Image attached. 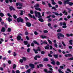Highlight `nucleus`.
I'll return each instance as SVG.
<instances>
[{
	"label": "nucleus",
	"instance_id": "nucleus-23",
	"mask_svg": "<svg viewBox=\"0 0 73 73\" xmlns=\"http://www.w3.org/2000/svg\"><path fill=\"white\" fill-rule=\"evenodd\" d=\"M48 41L49 43V44H50V45H52V42L49 39H48Z\"/></svg>",
	"mask_w": 73,
	"mask_h": 73
},
{
	"label": "nucleus",
	"instance_id": "nucleus-20",
	"mask_svg": "<svg viewBox=\"0 0 73 73\" xmlns=\"http://www.w3.org/2000/svg\"><path fill=\"white\" fill-rule=\"evenodd\" d=\"M63 13H65L64 15H68V13L67 12H66V11L64 10V11L62 12Z\"/></svg>",
	"mask_w": 73,
	"mask_h": 73
},
{
	"label": "nucleus",
	"instance_id": "nucleus-25",
	"mask_svg": "<svg viewBox=\"0 0 73 73\" xmlns=\"http://www.w3.org/2000/svg\"><path fill=\"white\" fill-rule=\"evenodd\" d=\"M7 20H8L9 22H11V21H12V19H11L10 17H9L8 19H7Z\"/></svg>",
	"mask_w": 73,
	"mask_h": 73
},
{
	"label": "nucleus",
	"instance_id": "nucleus-47",
	"mask_svg": "<svg viewBox=\"0 0 73 73\" xmlns=\"http://www.w3.org/2000/svg\"><path fill=\"white\" fill-rule=\"evenodd\" d=\"M39 66H40V67H41V68H42V67H43V66H44L43 64H39Z\"/></svg>",
	"mask_w": 73,
	"mask_h": 73
},
{
	"label": "nucleus",
	"instance_id": "nucleus-64",
	"mask_svg": "<svg viewBox=\"0 0 73 73\" xmlns=\"http://www.w3.org/2000/svg\"><path fill=\"white\" fill-rule=\"evenodd\" d=\"M15 72L16 73H20V71H19V70H17Z\"/></svg>",
	"mask_w": 73,
	"mask_h": 73
},
{
	"label": "nucleus",
	"instance_id": "nucleus-7",
	"mask_svg": "<svg viewBox=\"0 0 73 73\" xmlns=\"http://www.w3.org/2000/svg\"><path fill=\"white\" fill-rule=\"evenodd\" d=\"M58 7V5H55V7H52L51 9H54V11H57V9H56V8H57Z\"/></svg>",
	"mask_w": 73,
	"mask_h": 73
},
{
	"label": "nucleus",
	"instance_id": "nucleus-17",
	"mask_svg": "<svg viewBox=\"0 0 73 73\" xmlns=\"http://www.w3.org/2000/svg\"><path fill=\"white\" fill-rule=\"evenodd\" d=\"M1 32H5V29L4 27H2V29L1 30Z\"/></svg>",
	"mask_w": 73,
	"mask_h": 73
},
{
	"label": "nucleus",
	"instance_id": "nucleus-41",
	"mask_svg": "<svg viewBox=\"0 0 73 73\" xmlns=\"http://www.w3.org/2000/svg\"><path fill=\"white\" fill-rule=\"evenodd\" d=\"M36 57L37 58H41V56L38 55H36Z\"/></svg>",
	"mask_w": 73,
	"mask_h": 73
},
{
	"label": "nucleus",
	"instance_id": "nucleus-28",
	"mask_svg": "<svg viewBox=\"0 0 73 73\" xmlns=\"http://www.w3.org/2000/svg\"><path fill=\"white\" fill-rule=\"evenodd\" d=\"M51 63L52 64V65H54L55 64H56V63L55 62V61H53L52 62H51Z\"/></svg>",
	"mask_w": 73,
	"mask_h": 73
},
{
	"label": "nucleus",
	"instance_id": "nucleus-29",
	"mask_svg": "<svg viewBox=\"0 0 73 73\" xmlns=\"http://www.w3.org/2000/svg\"><path fill=\"white\" fill-rule=\"evenodd\" d=\"M37 51H41V49L39 47H38V48L36 49Z\"/></svg>",
	"mask_w": 73,
	"mask_h": 73
},
{
	"label": "nucleus",
	"instance_id": "nucleus-60",
	"mask_svg": "<svg viewBox=\"0 0 73 73\" xmlns=\"http://www.w3.org/2000/svg\"><path fill=\"white\" fill-rule=\"evenodd\" d=\"M31 46H33V47L35 46V45L34 44V43H32L31 44Z\"/></svg>",
	"mask_w": 73,
	"mask_h": 73
},
{
	"label": "nucleus",
	"instance_id": "nucleus-27",
	"mask_svg": "<svg viewBox=\"0 0 73 73\" xmlns=\"http://www.w3.org/2000/svg\"><path fill=\"white\" fill-rule=\"evenodd\" d=\"M0 16H1V17H3V16H4V14L3 13H0Z\"/></svg>",
	"mask_w": 73,
	"mask_h": 73
},
{
	"label": "nucleus",
	"instance_id": "nucleus-63",
	"mask_svg": "<svg viewBox=\"0 0 73 73\" xmlns=\"http://www.w3.org/2000/svg\"><path fill=\"white\" fill-rule=\"evenodd\" d=\"M23 59L24 61H26V58L24 57H23L22 58Z\"/></svg>",
	"mask_w": 73,
	"mask_h": 73
},
{
	"label": "nucleus",
	"instance_id": "nucleus-22",
	"mask_svg": "<svg viewBox=\"0 0 73 73\" xmlns=\"http://www.w3.org/2000/svg\"><path fill=\"white\" fill-rule=\"evenodd\" d=\"M33 50H34L35 53H36V54L38 53V51H37L35 49V48H34Z\"/></svg>",
	"mask_w": 73,
	"mask_h": 73
},
{
	"label": "nucleus",
	"instance_id": "nucleus-40",
	"mask_svg": "<svg viewBox=\"0 0 73 73\" xmlns=\"http://www.w3.org/2000/svg\"><path fill=\"white\" fill-rule=\"evenodd\" d=\"M45 49H49V47L48 46H46L45 47Z\"/></svg>",
	"mask_w": 73,
	"mask_h": 73
},
{
	"label": "nucleus",
	"instance_id": "nucleus-55",
	"mask_svg": "<svg viewBox=\"0 0 73 73\" xmlns=\"http://www.w3.org/2000/svg\"><path fill=\"white\" fill-rule=\"evenodd\" d=\"M20 62H21V63H23V62L24 61L23 60L21 59L19 60Z\"/></svg>",
	"mask_w": 73,
	"mask_h": 73
},
{
	"label": "nucleus",
	"instance_id": "nucleus-46",
	"mask_svg": "<svg viewBox=\"0 0 73 73\" xmlns=\"http://www.w3.org/2000/svg\"><path fill=\"white\" fill-rule=\"evenodd\" d=\"M54 46L56 48H57V46H58V45H57V43H55L54 44Z\"/></svg>",
	"mask_w": 73,
	"mask_h": 73
},
{
	"label": "nucleus",
	"instance_id": "nucleus-61",
	"mask_svg": "<svg viewBox=\"0 0 73 73\" xmlns=\"http://www.w3.org/2000/svg\"><path fill=\"white\" fill-rule=\"evenodd\" d=\"M25 68H26V69H28V68H29V66H28V65H26Z\"/></svg>",
	"mask_w": 73,
	"mask_h": 73
},
{
	"label": "nucleus",
	"instance_id": "nucleus-32",
	"mask_svg": "<svg viewBox=\"0 0 73 73\" xmlns=\"http://www.w3.org/2000/svg\"><path fill=\"white\" fill-rule=\"evenodd\" d=\"M58 3L60 5H61L62 4V2L60 1H58Z\"/></svg>",
	"mask_w": 73,
	"mask_h": 73
},
{
	"label": "nucleus",
	"instance_id": "nucleus-19",
	"mask_svg": "<svg viewBox=\"0 0 73 73\" xmlns=\"http://www.w3.org/2000/svg\"><path fill=\"white\" fill-rule=\"evenodd\" d=\"M40 37L41 38H42L43 39L46 38V37H47V36H46L44 35H42Z\"/></svg>",
	"mask_w": 73,
	"mask_h": 73
},
{
	"label": "nucleus",
	"instance_id": "nucleus-18",
	"mask_svg": "<svg viewBox=\"0 0 73 73\" xmlns=\"http://www.w3.org/2000/svg\"><path fill=\"white\" fill-rule=\"evenodd\" d=\"M38 20L41 21V22H44V19H42V18H40L38 19Z\"/></svg>",
	"mask_w": 73,
	"mask_h": 73
},
{
	"label": "nucleus",
	"instance_id": "nucleus-49",
	"mask_svg": "<svg viewBox=\"0 0 73 73\" xmlns=\"http://www.w3.org/2000/svg\"><path fill=\"white\" fill-rule=\"evenodd\" d=\"M13 53V55L15 57V56H16L17 54H16V52H14Z\"/></svg>",
	"mask_w": 73,
	"mask_h": 73
},
{
	"label": "nucleus",
	"instance_id": "nucleus-9",
	"mask_svg": "<svg viewBox=\"0 0 73 73\" xmlns=\"http://www.w3.org/2000/svg\"><path fill=\"white\" fill-rule=\"evenodd\" d=\"M10 11H15L16 9H15L13 6H10L9 7Z\"/></svg>",
	"mask_w": 73,
	"mask_h": 73
},
{
	"label": "nucleus",
	"instance_id": "nucleus-42",
	"mask_svg": "<svg viewBox=\"0 0 73 73\" xmlns=\"http://www.w3.org/2000/svg\"><path fill=\"white\" fill-rule=\"evenodd\" d=\"M52 5H56V3L54 2V1H53L52 2Z\"/></svg>",
	"mask_w": 73,
	"mask_h": 73
},
{
	"label": "nucleus",
	"instance_id": "nucleus-4",
	"mask_svg": "<svg viewBox=\"0 0 73 73\" xmlns=\"http://www.w3.org/2000/svg\"><path fill=\"white\" fill-rule=\"evenodd\" d=\"M57 36H58V39L59 40L60 39V37H62V38H64V35H63L61 33H59L57 34Z\"/></svg>",
	"mask_w": 73,
	"mask_h": 73
},
{
	"label": "nucleus",
	"instance_id": "nucleus-34",
	"mask_svg": "<svg viewBox=\"0 0 73 73\" xmlns=\"http://www.w3.org/2000/svg\"><path fill=\"white\" fill-rule=\"evenodd\" d=\"M20 12H21V13L20 14L21 15V16L23 15V11L21 10Z\"/></svg>",
	"mask_w": 73,
	"mask_h": 73
},
{
	"label": "nucleus",
	"instance_id": "nucleus-45",
	"mask_svg": "<svg viewBox=\"0 0 73 73\" xmlns=\"http://www.w3.org/2000/svg\"><path fill=\"white\" fill-rule=\"evenodd\" d=\"M7 16H9V17H12V16H11V15L9 14V13H8L7 14Z\"/></svg>",
	"mask_w": 73,
	"mask_h": 73
},
{
	"label": "nucleus",
	"instance_id": "nucleus-51",
	"mask_svg": "<svg viewBox=\"0 0 73 73\" xmlns=\"http://www.w3.org/2000/svg\"><path fill=\"white\" fill-rule=\"evenodd\" d=\"M48 56H49V57H52L53 56L52 55H51V54H48Z\"/></svg>",
	"mask_w": 73,
	"mask_h": 73
},
{
	"label": "nucleus",
	"instance_id": "nucleus-56",
	"mask_svg": "<svg viewBox=\"0 0 73 73\" xmlns=\"http://www.w3.org/2000/svg\"><path fill=\"white\" fill-rule=\"evenodd\" d=\"M13 17L14 18V19H16L17 18V16L15 15H13Z\"/></svg>",
	"mask_w": 73,
	"mask_h": 73
},
{
	"label": "nucleus",
	"instance_id": "nucleus-33",
	"mask_svg": "<svg viewBox=\"0 0 73 73\" xmlns=\"http://www.w3.org/2000/svg\"><path fill=\"white\" fill-rule=\"evenodd\" d=\"M43 61H48V59L47 58H44V59Z\"/></svg>",
	"mask_w": 73,
	"mask_h": 73
},
{
	"label": "nucleus",
	"instance_id": "nucleus-44",
	"mask_svg": "<svg viewBox=\"0 0 73 73\" xmlns=\"http://www.w3.org/2000/svg\"><path fill=\"white\" fill-rule=\"evenodd\" d=\"M7 31L10 32L11 31V28H8L7 29Z\"/></svg>",
	"mask_w": 73,
	"mask_h": 73
},
{
	"label": "nucleus",
	"instance_id": "nucleus-31",
	"mask_svg": "<svg viewBox=\"0 0 73 73\" xmlns=\"http://www.w3.org/2000/svg\"><path fill=\"white\" fill-rule=\"evenodd\" d=\"M68 4H69V5L70 6H72V5H73V3L72 2H69V3H68Z\"/></svg>",
	"mask_w": 73,
	"mask_h": 73
},
{
	"label": "nucleus",
	"instance_id": "nucleus-6",
	"mask_svg": "<svg viewBox=\"0 0 73 73\" xmlns=\"http://www.w3.org/2000/svg\"><path fill=\"white\" fill-rule=\"evenodd\" d=\"M52 13H54L56 16H62L63 15L62 13L58 14V13L56 12H52Z\"/></svg>",
	"mask_w": 73,
	"mask_h": 73
},
{
	"label": "nucleus",
	"instance_id": "nucleus-36",
	"mask_svg": "<svg viewBox=\"0 0 73 73\" xmlns=\"http://www.w3.org/2000/svg\"><path fill=\"white\" fill-rule=\"evenodd\" d=\"M56 31L57 32H61V29H59L58 30H57Z\"/></svg>",
	"mask_w": 73,
	"mask_h": 73
},
{
	"label": "nucleus",
	"instance_id": "nucleus-10",
	"mask_svg": "<svg viewBox=\"0 0 73 73\" xmlns=\"http://www.w3.org/2000/svg\"><path fill=\"white\" fill-rule=\"evenodd\" d=\"M44 72H46V73H53V71H51L50 70H49L48 72V70H46V69H44Z\"/></svg>",
	"mask_w": 73,
	"mask_h": 73
},
{
	"label": "nucleus",
	"instance_id": "nucleus-43",
	"mask_svg": "<svg viewBox=\"0 0 73 73\" xmlns=\"http://www.w3.org/2000/svg\"><path fill=\"white\" fill-rule=\"evenodd\" d=\"M53 21H55V23H57V19H53Z\"/></svg>",
	"mask_w": 73,
	"mask_h": 73
},
{
	"label": "nucleus",
	"instance_id": "nucleus-8",
	"mask_svg": "<svg viewBox=\"0 0 73 73\" xmlns=\"http://www.w3.org/2000/svg\"><path fill=\"white\" fill-rule=\"evenodd\" d=\"M20 35H22V34H19L18 35V36L17 37V39L18 40H20L21 38V37L20 36Z\"/></svg>",
	"mask_w": 73,
	"mask_h": 73
},
{
	"label": "nucleus",
	"instance_id": "nucleus-37",
	"mask_svg": "<svg viewBox=\"0 0 73 73\" xmlns=\"http://www.w3.org/2000/svg\"><path fill=\"white\" fill-rule=\"evenodd\" d=\"M56 64L57 65H60V63L58 61H57L56 62Z\"/></svg>",
	"mask_w": 73,
	"mask_h": 73
},
{
	"label": "nucleus",
	"instance_id": "nucleus-57",
	"mask_svg": "<svg viewBox=\"0 0 73 73\" xmlns=\"http://www.w3.org/2000/svg\"><path fill=\"white\" fill-rule=\"evenodd\" d=\"M34 34H35V35H38V33H37V31H35L34 32Z\"/></svg>",
	"mask_w": 73,
	"mask_h": 73
},
{
	"label": "nucleus",
	"instance_id": "nucleus-16",
	"mask_svg": "<svg viewBox=\"0 0 73 73\" xmlns=\"http://www.w3.org/2000/svg\"><path fill=\"white\" fill-rule=\"evenodd\" d=\"M33 42H34V44H36L38 45H40V44H39V43H38V42H37L36 41V40H34L33 41Z\"/></svg>",
	"mask_w": 73,
	"mask_h": 73
},
{
	"label": "nucleus",
	"instance_id": "nucleus-3",
	"mask_svg": "<svg viewBox=\"0 0 73 73\" xmlns=\"http://www.w3.org/2000/svg\"><path fill=\"white\" fill-rule=\"evenodd\" d=\"M60 26H62V25H63L62 26V28H67V26H66V23L65 22H60Z\"/></svg>",
	"mask_w": 73,
	"mask_h": 73
},
{
	"label": "nucleus",
	"instance_id": "nucleus-48",
	"mask_svg": "<svg viewBox=\"0 0 73 73\" xmlns=\"http://www.w3.org/2000/svg\"><path fill=\"white\" fill-rule=\"evenodd\" d=\"M43 32L44 33H48V31L47 30H44L43 31Z\"/></svg>",
	"mask_w": 73,
	"mask_h": 73
},
{
	"label": "nucleus",
	"instance_id": "nucleus-59",
	"mask_svg": "<svg viewBox=\"0 0 73 73\" xmlns=\"http://www.w3.org/2000/svg\"><path fill=\"white\" fill-rule=\"evenodd\" d=\"M11 62H12V61L11 60H9L8 61V63L9 64H11Z\"/></svg>",
	"mask_w": 73,
	"mask_h": 73
},
{
	"label": "nucleus",
	"instance_id": "nucleus-1",
	"mask_svg": "<svg viewBox=\"0 0 73 73\" xmlns=\"http://www.w3.org/2000/svg\"><path fill=\"white\" fill-rule=\"evenodd\" d=\"M40 7V5L38 3L36 4L34 6L35 9L37 11H41V9L39 8Z\"/></svg>",
	"mask_w": 73,
	"mask_h": 73
},
{
	"label": "nucleus",
	"instance_id": "nucleus-14",
	"mask_svg": "<svg viewBox=\"0 0 73 73\" xmlns=\"http://www.w3.org/2000/svg\"><path fill=\"white\" fill-rule=\"evenodd\" d=\"M64 4H69L70 2H69V1L67 0L64 1Z\"/></svg>",
	"mask_w": 73,
	"mask_h": 73
},
{
	"label": "nucleus",
	"instance_id": "nucleus-15",
	"mask_svg": "<svg viewBox=\"0 0 73 73\" xmlns=\"http://www.w3.org/2000/svg\"><path fill=\"white\" fill-rule=\"evenodd\" d=\"M66 35L67 37H70V36H73V35L72 34H66Z\"/></svg>",
	"mask_w": 73,
	"mask_h": 73
},
{
	"label": "nucleus",
	"instance_id": "nucleus-13",
	"mask_svg": "<svg viewBox=\"0 0 73 73\" xmlns=\"http://www.w3.org/2000/svg\"><path fill=\"white\" fill-rule=\"evenodd\" d=\"M26 25L28 27H31V25H32V24L31 23L27 22L26 23Z\"/></svg>",
	"mask_w": 73,
	"mask_h": 73
},
{
	"label": "nucleus",
	"instance_id": "nucleus-62",
	"mask_svg": "<svg viewBox=\"0 0 73 73\" xmlns=\"http://www.w3.org/2000/svg\"><path fill=\"white\" fill-rule=\"evenodd\" d=\"M26 38L27 40H29V37H28V36H26Z\"/></svg>",
	"mask_w": 73,
	"mask_h": 73
},
{
	"label": "nucleus",
	"instance_id": "nucleus-21",
	"mask_svg": "<svg viewBox=\"0 0 73 73\" xmlns=\"http://www.w3.org/2000/svg\"><path fill=\"white\" fill-rule=\"evenodd\" d=\"M53 56L55 58H58V54H53Z\"/></svg>",
	"mask_w": 73,
	"mask_h": 73
},
{
	"label": "nucleus",
	"instance_id": "nucleus-35",
	"mask_svg": "<svg viewBox=\"0 0 73 73\" xmlns=\"http://www.w3.org/2000/svg\"><path fill=\"white\" fill-rule=\"evenodd\" d=\"M62 44H63L64 46V47H65V46H66V44H65V43H64V41H62Z\"/></svg>",
	"mask_w": 73,
	"mask_h": 73
},
{
	"label": "nucleus",
	"instance_id": "nucleus-39",
	"mask_svg": "<svg viewBox=\"0 0 73 73\" xmlns=\"http://www.w3.org/2000/svg\"><path fill=\"white\" fill-rule=\"evenodd\" d=\"M48 5L50 8H51V7H52V6L51 5V4L50 3H48Z\"/></svg>",
	"mask_w": 73,
	"mask_h": 73
},
{
	"label": "nucleus",
	"instance_id": "nucleus-2",
	"mask_svg": "<svg viewBox=\"0 0 73 73\" xmlns=\"http://www.w3.org/2000/svg\"><path fill=\"white\" fill-rule=\"evenodd\" d=\"M35 17H38V18H41L42 17V16L41 15V13L39 12H37V11H35Z\"/></svg>",
	"mask_w": 73,
	"mask_h": 73
},
{
	"label": "nucleus",
	"instance_id": "nucleus-30",
	"mask_svg": "<svg viewBox=\"0 0 73 73\" xmlns=\"http://www.w3.org/2000/svg\"><path fill=\"white\" fill-rule=\"evenodd\" d=\"M24 43L25 45H27L28 44V42L27 41H24Z\"/></svg>",
	"mask_w": 73,
	"mask_h": 73
},
{
	"label": "nucleus",
	"instance_id": "nucleus-52",
	"mask_svg": "<svg viewBox=\"0 0 73 73\" xmlns=\"http://www.w3.org/2000/svg\"><path fill=\"white\" fill-rule=\"evenodd\" d=\"M16 68V65L15 64H13V68L15 69V68Z\"/></svg>",
	"mask_w": 73,
	"mask_h": 73
},
{
	"label": "nucleus",
	"instance_id": "nucleus-50",
	"mask_svg": "<svg viewBox=\"0 0 73 73\" xmlns=\"http://www.w3.org/2000/svg\"><path fill=\"white\" fill-rule=\"evenodd\" d=\"M30 50H31L30 48H28L27 50V52H28V53H29L30 52Z\"/></svg>",
	"mask_w": 73,
	"mask_h": 73
},
{
	"label": "nucleus",
	"instance_id": "nucleus-11",
	"mask_svg": "<svg viewBox=\"0 0 73 73\" xmlns=\"http://www.w3.org/2000/svg\"><path fill=\"white\" fill-rule=\"evenodd\" d=\"M29 16L30 17H31V18H33L35 20H36V18H35V15H33V16L30 14H29Z\"/></svg>",
	"mask_w": 73,
	"mask_h": 73
},
{
	"label": "nucleus",
	"instance_id": "nucleus-58",
	"mask_svg": "<svg viewBox=\"0 0 73 73\" xmlns=\"http://www.w3.org/2000/svg\"><path fill=\"white\" fill-rule=\"evenodd\" d=\"M68 60H73V57L71 58H69L68 59Z\"/></svg>",
	"mask_w": 73,
	"mask_h": 73
},
{
	"label": "nucleus",
	"instance_id": "nucleus-38",
	"mask_svg": "<svg viewBox=\"0 0 73 73\" xmlns=\"http://www.w3.org/2000/svg\"><path fill=\"white\" fill-rule=\"evenodd\" d=\"M19 6L20 7H23V3H19Z\"/></svg>",
	"mask_w": 73,
	"mask_h": 73
},
{
	"label": "nucleus",
	"instance_id": "nucleus-5",
	"mask_svg": "<svg viewBox=\"0 0 73 73\" xmlns=\"http://www.w3.org/2000/svg\"><path fill=\"white\" fill-rule=\"evenodd\" d=\"M17 20L18 22V23H20V22H21V23H23V21H24V20L23 19H22L21 17H19V18H18L17 19Z\"/></svg>",
	"mask_w": 73,
	"mask_h": 73
},
{
	"label": "nucleus",
	"instance_id": "nucleus-24",
	"mask_svg": "<svg viewBox=\"0 0 73 73\" xmlns=\"http://www.w3.org/2000/svg\"><path fill=\"white\" fill-rule=\"evenodd\" d=\"M69 44H70V45H73V40H69Z\"/></svg>",
	"mask_w": 73,
	"mask_h": 73
},
{
	"label": "nucleus",
	"instance_id": "nucleus-26",
	"mask_svg": "<svg viewBox=\"0 0 73 73\" xmlns=\"http://www.w3.org/2000/svg\"><path fill=\"white\" fill-rule=\"evenodd\" d=\"M31 71V70L30 69H29L28 70H27L26 72V73H30Z\"/></svg>",
	"mask_w": 73,
	"mask_h": 73
},
{
	"label": "nucleus",
	"instance_id": "nucleus-53",
	"mask_svg": "<svg viewBox=\"0 0 73 73\" xmlns=\"http://www.w3.org/2000/svg\"><path fill=\"white\" fill-rule=\"evenodd\" d=\"M67 55H68V57H69L72 56V55L71 54H67Z\"/></svg>",
	"mask_w": 73,
	"mask_h": 73
},
{
	"label": "nucleus",
	"instance_id": "nucleus-54",
	"mask_svg": "<svg viewBox=\"0 0 73 73\" xmlns=\"http://www.w3.org/2000/svg\"><path fill=\"white\" fill-rule=\"evenodd\" d=\"M41 54H45V52L43 51H42L41 52Z\"/></svg>",
	"mask_w": 73,
	"mask_h": 73
},
{
	"label": "nucleus",
	"instance_id": "nucleus-12",
	"mask_svg": "<svg viewBox=\"0 0 73 73\" xmlns=\"http://www.w3.org/2000/svg\"><path fill=\"white\" fill-rule=\"evenodd\" d=\"M29 66L30 67H31V68H35V65L31 63L29 64Z\"/></svg>",
	"mask_w": 73,
	"mask_h": 73
}]
</instances>
